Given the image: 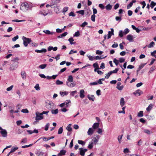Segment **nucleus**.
Masks as SVG:
<instances>
[{"label":"nucleus","instance_id":"4d7b16f0","mask_svg":"<svg viewBox=\"0 0 156 156\" xmlns=\"http://www.w3.org/2000/svg\"><path fill=\"white\" fill-rule=\"evenodd\" d=\"M113 62L115 63L116 66H117L119 64V61L115 58L113 60Z\"/></svg>","mask_w":156,"mask_h":156},{"label":"nucleus","instance_id":"e2e57ef3","mask_svg":"<svg viewBox=\"0 0 156 156\" xmlns=\"http://www.w3.org/2000/svg\"><path fill=\"white\" fill-rule=\"evenodd\" d=\"M13 85H11V86H10V87H8L7 89H6V90L7 91H10V90H11L12 88H13Z\"/></svg>","mask_w":156,"mask_h":156},{"label":"nucleus","instance_id":"72a5a7b5","mask_svg":"<svg viewBox=\"0 0 156 156\" xmlns=\"http://www.w3.org/2000/svg\"><path fill=\"white\" fill-rule=\"evenodd\" d=\"M143 116V111H140L138 113L137 116L139 117H141Z\"/></svg>","mask_w":156,"mask_h":156},{"label":"nucleus","instance_id":"c03bdc74","mask_svg":"<svg viewBox=\"0 0 156 156\" xmlns=\"http://www.w3.org/2000/svg\"><path fill=\"white\" fill-rule=\"evenodd\" d=\"M68 9V8L67 7H64L62 9V12L63 13H65L66 12Z\"/></svg>","mask_w":156,"mask_h":156},{"label":"nucleus","instance_id":"e433bc0d","mask_svg":"<svg viewBox=\"0 0 156 156\" xmlns=\"http://www.w3.org/2000/svg\"><path fill=\"white\" fill-rule=\"evenodd\" d=\"M122 136L123 135H120L118 137L117 139L119 143H121V140L122 139Z\"/></svg>","mask_w":156,"mask_h":156},{"label":"nucleus","instance_id":"ddd939ff","mask_svg":"<svg viewBox=\"0 0 156 156\" xmlns=\"http://www.w3.org/2000/svg\"><path fill=\"white\" fill-rule=\"evenodd\" d=\"M133 36L131 34H129L127 36V39L130 42L133 41Z\"/></svg>","mask_w":156,"mask_h":156},{"label":"nucleus","instance_id":"4468645a","mask_svg":"<svg viewBox=\"0 0 156 156\" xmlns=\"http://www.w3.org/2000/svg\"><path fill=\"white\" fill-rule=\"evenodd\" d=\"M84 91L83 90H80V97L81 98H83L84 97L85 95H84Z\"/></svg>","mask_w":156,"mask_h":156},{"label":"nucleus","instance_id":"5701e85b","mask_svg":"<svg viewBox=\"0 0 156 156\" xmlns=\"http://www.w3.org/2000/svg\"><path fill=\"white\" fill-rule=\"evenodd\" d=\"M39 14L45 16L48 14V13L46 11L44 10L43 11H41L39 12Z\"/></svg>","mask_w":156,"mask_h":156},{"label":"nucleus","instance_id":"dca6fc26","mask_svg":"<svg viewBox=\"0 0 156 156\" xmlns=\"http://www.w3.org/2000/svg\"><path fill=\"white\" fill-rule=\"evenodd\" d=\"M66 152V151L65 150H61L59 153L58 154V156H61L62 155H65Z\"/></svg>","mask_w":156,"mask_h":156},{"label":"nucleus","instance_id":"37998d69","mask_svg":"<svg viewBox=\"0 0 156 156\" xmlns=\"http://www.w3.org/2000/svg\"><path fill=\"white\" fill-rule=\"evenodd\" d=\"M156 5V2H154L153 1H152L151 2L150 6L153 8Z\"/></svg>","mask_w":156,"mask_h":156},{"label":"nucleus","instance_id":"9d476101","mask_svg":"<svg viewBox=\"0 0 156 156\" xmlns=\"http://www.w3.org/2000/svg\"><path fill=\"white\" fill-rule=\"evenodd\" d=\"M71 82H67L66 85L70 87H73L75 86L76 84L75 83L73 82L71 83Z\"/></svg>","mask_w":156,"mask_h":156},{"label":"nucleus","instance_id":"052dcab7","mask_svg":"<svg viewBox=\"0 0 156 156\" xmlns=\"http://www.w3.org/2000/svg\"><path fill=\"white\" fill-rule=\"evenodd\" d=\"M88 24V23L86 22H84L82 23L80 26L82 27H84L85 26L87 25Z\"/></svg>","mask_w":156,"mask_h":156},{"label":"nucleus","instance_id":"bf43d9fd","mask_svg":"<svg viewBox=\"0 0 156 156\" xmlns=\"http://www.w3.org/2000/svg\"><path fill=\"white\" fill-rule=\"evenodd\" d=\"M123 44H125V43L124 42H123L122 43L120 44L119 45L120 48L122 50L124 48V47L123 45Z\"/></svg>","mask_w":156,"mask_h":156},{"label":"nucleus","instance_id":"a878e982","mask_svg":"<svg viewBox=\"0 0 156 156\" xmlns=\"http://www.w3.org/2000/svg\"><path fill=\"white\" fill-rule=\"evenodd\" d=\"M17 66L16 65H14L13 64H11L10 67V69L12 70H14L16 68H17Z\"/></svg>","mask_w":156,"mask_h":156},{"label":"nucleus","instance_id":"393cba45","mask_svg":"<svg viewBox=\"0 0 156 156\" xmlns=\"http://www.w3.org/2000/svg\"><path fill=\"white\" fill-rule=\"evenodd\" d=\"M21 75L22 78L23 79H25L26 77V73L24 71H23L21 72Z\"/></svg>","mask_w":156,"mask_h":156},{"label":"nucleus","instance_id":"423d86ee","mask_svg":"<svg viewBox=\"0 0 156 156\" xmlns=\"http://www.w3.org/2000/svg\"><path fill=\"white\" fill-rule=\"evenodd\" d=\"M79 150H80V154L81 156H84L85 152L87 151V149H84L83 148H80L79 149Z\"/></svg>","mask_w":156,"mask_h":156},{"label":"nucleus","instance_id":"7ed1b4c3","mask_svg":"<svg viewBox=\"0 0 156 156\" xmlns=\"http://www.w3.org/2000/svg\"><path fill=\"white\" fill-rule=\"evenodd\" d=\"M0 130H1L0 133L2 135V136L4 137H6L7 136V132L6 130L2 129L1 126H0Z\"/></svg>","mask_w":156,"mask_h":156},{"label":"nucleus","instance_id":"680f3d73","mask_svg":"<svg viewBox=\"0 0 156 156\" xmlns=\"http://www.w3.org/2000/svg\"><path fill=\"white\" fill-rule=\"evenodd\" d=\"M112 74L110 71L105 76V78L106 79H108L109 77Z\"/></svg>","mask_w":156,"mask_h":156},{"label":"nucleus","instance_id":"4c0bfd02","mask_svg":"<svg viewBox=\"0 0 156 156\" xmlns=\"http://www.w3.org/2000/svg\"><path fill=\"white\" fill-rule=\"evenodd\" d=\"M129 31V30L128 28L125 29L123 32V34L124 35L127 34Z\"/></svg>","mask_w":156,"mask_h":156},{"label":"nucleus","instance_id":"13d9d810","mask_svg":"<svg viewBox=\"0 0 156 156\" xmlns=\"http://www.w3.org/2000/svg\"><path fill=\"white\" fill-rule=\"evenodd\" d=\"M19 38V36L18 35H16V36L12 38V41H16L17 39H18Z\"/></svg>","mask_w":156,"mask_h":156},{"label":"nucleus","instance_id":"2f4dec72","mask_svg":"<svg viewBox=\"0 0 156 156\" xmlns=\"http://www.w3.org/2000/svg\"><path fill=\"white\" fill-rule=\"evenodd\" d=\"M68 92L67 91L62 92L61 91L60 92V94L62 96H63L64 95H66L68 94Z\"/></svg>","mask_w":156,"mask_h":156},{"label":"nucleus","instance_id":"4be33fe9","mask_svg":"<svg viewBox=\"0 0 156 156\" xmlns=\"http://www.w3.org/2000/svg\"><path fill=\"white\" fill-rule=\"evenodd\" d=\"M105 7L107 10L108 11L110 10L112 8V5L109 4H108Z\"/></svg>","mask_w":156,"mask_h":156},{"label":"nucleus","instance_id":"c756f323","mask_svg":"<svg viewBox=\"0 0 156 156\" xmlns=\"http://www.w3.org/2000/svg\"><path fill=\"white\" fill-rule=\"evenodd\" d=\"M155 45V43L153 41L151 42L150 44L147 46L148 48H151L153 47Z\"/></svg>","mask_w":156,"mask_h":156},{"label":"nucleus","instance_id":"20e7f679","mask_svg":"<svg viewBox=\"0 0 156 156\" xmlns=\"http://www.w3.org/2000/svg\"><path fill=\"white\" fill-rule=\"evenodd\" d=\"M36 120H41L43 118V116L41 115V113L37 112H36Z\"/></svg>","mask_w":156,"mask_h":156},{"label":"nucleus","instance_id":"473e14b6","mask_svg":"<svg viewBox=\"0 0 156 156\" xmlns=\"http://www.w3.org/2000/svg\"><path fill=\"white\" fill-rule=\"evenodd\" d=\"M68 82H72L73 81V78L72 75L69 76L67 79Z\"/></svg>","mask_w":156,"mask_h":156},{"label":"nucleus","instance_id":"774afa93","mask_svg":"<svg viewBox=\"0 0 156 156\" xmlns=\"http://www.w3.org/2000/svg\"><path fill=\"white\" fill-rule=\"evenodd\" d=\"M80 35V32L79 31L76 32L74 35V37H78Z\"/></svg>","mask_w":156,"mask_h":156},{"label":"nucleus","instance_id":"a211bd4d","mask_svg":"<svg viewBox=\"0 0 156 156\" xmlns=\"http://www.w3.org/2000/svg\"><path fill=\"white\" fill-rule=\"evenodd\" d=\"M94 130H93L91 128H90L87 131V134L88 135H92L94 132Z\"/></svg>","mask_w":156,"mask_h":156},{"label":"nucleus","instance_id":"0eeeda50","mask_svg":"<svg viewBox=\"0 0 156 156\" xmlns=\"http://www.w3.org/2000/svg\"><path fill=\"white\" fill-rule=\"evenodd\" d=\"M143 93V92L142 91L140 90H138L135 91L133 94L136 96H140Z\"/></svg>","mask_w":156,"mask_h":156},{"label":"nucleus","instance_id":"f8f14e48","mask_svg":"<svg viewBox=\"0 0 156 156\" xmlns=\"http://www.w3.org/2000/svg\"><path fill=\"white\" fill-rule=\"evenodd\" d=\"M35 51L37 53H45L47 51V49L45 48H42L41 50H36Z\"/></svg>","mask_w":156,"mask_h":156},{"label":"nucleus","instance_id":"09e8293b","mask_svg":"<svg viewBox=\"0 0 156 156\" xmlns=\"http://www.w3.org/2000/svg\"><path fill=\"white\" fill-rule=\"evenodd\" d=\"M154 69H155L154 66L151 67L150 69V70H149V72H148V73L150 74V73H152Z\"/></svg>","mask_w":156,"mask_h":156},{"label":"nucleus","instance_id":"6e6d98bb","mask_svg":"<svg viewBox=\"0 0 156 156\" xmlns=\"http://www.w3.org/2000/svg\"><path fill=\"white\" fill-rule=\"evenodd\" d=\"M69 103H70V100H67L64 102V103H65V104L66 105V107H68V104Z\"/></svg>","mask_w":156,"mask_h":156},{"label":"nucleus","instance_id":"0e129e2a","mask_svg":"<svg viewBox=\"0 0 156 156\" xmlns=\"http://www.w3.org/2000/svg\"><path fill=\"white\" fill-rule=\"evenodd\" d=\"M123 32L122 30H120L119 32V36L121 37H122L123 36Z\"/></svg>","mask_w":156,"mask_h":156},{"label":"nucleus","instance_id":"ea45409f","mask_svg":"<svg viewBox=\"0 0 156 156\" xmlns=\"http://www.w3.org/2000/svg\"><path fill=\"white\" fill-rule=\"evenodd\" d=\"M56 83L57 85H62L63 84V82L59 80H58L56 81Z\"/></svg>","mask_w":156,"mask_h":156},{"label":"nucleus","instance_id":"cd10ccee","mask_svg":"<svg viewBox=\"0 0 156 156\" xmlns=\"http://www.w3.org/2000/svg\"><path fill=\"white\" fill-rule=\"evenodd\" d=\"M153 106L152 104H150L147 108L146 110L148 112L150 111L153 108Z\"/></svg>","mask_w":156,"mask_h":156},{"label":"nucleus","instance_id":"1a4fd4ad","mask_svg":"<svg viewBox=\"0 0 156 156\" xmlns=\"http://www.w3.org/2000/svg\"><path fill=\"white\" fill-rule=\"evenodd\" d=\"M111 31H108V39H109L111 37V36L112 35H114V30L113 28H111Z\"/></svg>","mask_w":156,"mask_h":156},{"label":"nucleus","instance_id":"aec40b11","mask_svg":"<svg viewBox=\"0 0 156 156\" xmlns=\"http://www.w3.org/2000/svg\"><path fill=\"white\" fill-rule=\"evenodd\" d=\"M125 102L124 101V98H122L120 99V105L121 107H123L125 104Z\"/></svg>","mask_w":156,"mask_h":156},{"label":"nucleus","instance_id":"f704fd0d","mask_svg":"<svg viewBox=\"0 0 156 156\" xmlns=\"http://www.w3.org/2000/svg\"><path fill=\"white\" fill-rule=\"evenodd\" d=\"M63 131V129L62 127H60L58 130V134H60L62 133Z\"/></svg>","mask_w":156,"mask_h":156},{"label":"nucleus","instance_id":"de8ad7c7","mask_svg":"<svg viewBox=\"0 0 156 156\" xmlns=\"http://www.w3.org/2000/svg\"><path fill=\"white\" fill-rule=\"evenodd\" d=\"M119 70V69H115L114 70L110 71V72L111 74L116 73Z\"/></svg>","mask_w":156,"mask_h":156},{"label":"nucleus","instance_id":"3c124183","mask_svg":"<svg viewBox=\"0 0 156 156\" xmlns=\"http://www.w3.org/2000/svg\"><path fill=\"white\" fill-rule=\"evenodd\" d=\"M78 142L79 144L84 145L85 144V143L83 141L81 140H78Z\"/></svg>","mask_w":156,"mask_h":156},{"label":"nucleus","instance_id":"9b49d317","mask_svg":"<svg viewBox=\"0 0 156 156\" xmlns=\"http://www.w3.org/2000/svg\"><path fill=\"white\" fill-rule=\"evenodd\" d=\"M121 84V83L118 82L117 83V86H116V88L119 90H122L123 88V85L120 86Z\"/></svg>","mask_w":156,"mask_h":156},{"label":"nucleus","instance_id":"6ab92c4d","mask_svg":"<svg viewBox=\"0 0 156 156\" xmlns=\"http://www.w3.org/2000/svg\"><path fill=\"white\" fill-rule=\"evenodd\" d=\"M87 97L90 100H91L93 101H94L95 98L94 95H88Z\"/></svg>","mask_w":156,"mask_h":156},{"label":"nucleus","instance_id":"79ce46f5","mask_svg":"<svg viewBox=\"0 0 156 156\" xmlns=\"http://www.w3.org/2000/svg\"><path fill=\"white\" fill-rule=\"evenodd\" d=\"M47 65L46 64H42L39 66V67L41 69H44L46 67Z\"/></svg>","mask_w":156,"mask_h":156},{"label":"nucleus","instance_id":"f3484780","mask_svg":"<svg viewBox=\"0 0 156 156\" xmlns=\"http://www.w3.org/2000/svg\"><path fill=\"white\" fill-rule=\"evenodd\" d=\"M35 154L38 156H42L44 154L43 152L39 150H37L35 152Z\"/></svg>","mask_w":156,"mask_h":156},{"label":"nucleus","instance_id":"6e6552de","mask_svg":"<svg viewBox=\"0 0 156 156\" xmlns=\"http://www.w3.org/2000/svg\"><path fill=\"white\" fill-rule=\"evenodd\" d=\"M99 138L100 136L98 135H97L96 137H94L92 140V142H93V144H96L98 142Z\"/></svg>","mask_w":156,"mask_h":156},{"label":"nucleus","instance_id":"8fccbe9b","mask_svg":"<svg viewBox=\"0 0 156 156\" xmlns=\"http://www.w3.org/2000/svg\"><path fill=\"white\" fill-rule=\"evenodd\" d=\"M95 15L93 14L91 16V20L93 22H95Z\"/></svg>","mask_w":156,"mask_h":156},{"label":"nucleus","instance_id":"bb28decb","mask_svg":"<svg viewBox=\"0 0 156 156\" xmlns=\"http://www.w3.org/2000/svg\"><path fill=\"white\" fill-rule=\"evenodd\" d=\"M71 124H70L66 127V129L69 132H71L72 131V128L71 127Z\"/></svg>","mask_w":156,"mask_h":156},{"label":"nucleus","instance_id":"2eb2a0df","mask_svg":"<svg viewBox=\"0 0 156 156\" xmlns=\"http://www.w3.org/2000/svg\"><path fill=\"white\" fill-rule=\"evenodd\" d=\"M136 2L135 0H133L132 2H131L127 6V8L128 9H130L133 5V3H135Z\"/></svg>","mask_w":156,"mask_h":156},{"label":"nucleus","instance_id":"864d4df0","mask_svg":"<svg viewBox=\"0 0 156 156\" xmlns=\"http://www.w3.org/2000/svg\"><path fill=\"white\" fill-rule=\"evenodd\" d=\"M106 57V56L105 57L101 58L99 56H97L96 57H95L94 58H95V59L96 60H99V59H102V58H105Z\"/></svg>","mask_w":156,"mask_h":156},{"label":"nucleus","instance_id":"39448f33","mask_svg":"<svg viewBox=\"0 0 156 156\" xmlns=\"http://www.w3.org/2000/svg\"><path fill=\"white\" fill-rule=\"evenodd\" d=\"M54 105V103L52 102L49 101V103H47L46 107L48 109L50 110L53 108Z\"/></svg>","mask_w":156,"mask_h":156},{"label":"nucleus","instance_id":"f257e3e1","mask_svg":"<svg viewBox=\"0 0 156 156\" xmlns=\"http://www.w3.org/2000/svg\"><path fill=\"white\" fill-rule=\"evenodd\" d=\"M20 9L23 11H27L29 6L27 3V2H23L20 5Z\"/></svg>","mask_w":156,"mask_h":156},{"label":"nucleus","instance_id":"603ef678","mask_svg":"<svg viewBox=\"0 0 156 156\" xmlns=\"http://www.w3.org/2000/svg\"><path fill=\"white\" fill-rule=\"evenodd\" d=\"M34 88L37 90H40V87L39 85L38 84H36L35 86L34 87Z\"/></svg>","mask_w":156,"mask_h":156},{"label":"nucleus","instance_id":"a18cd8bd","mask_svg":"<svg viewBox=\"0 0 156 156\" xmlns=\"http://www.w3.org/2000/svg\"><path fill=\"white\" fill-rule=\"evenodd\" d=\"M90 61H93L95 59L94 57L90 56V55H87Z\"/></svg>","mask_w":156,"mask_h":156},{"label":"nucleus","instance_id":"412c9836","mask_svg":"<svg viewBox=\"0 0 156 156\" xmlns=\"http://www.w3.org/2000/svg\"><path fill=\"white\" fill-rule=\"evenodd\" d=\"M99 125V123H95L93 125L92 127L94 129H97Z\"/></svg>","mask_w":156,"mask_h":156},{"label":"nucleus","instance_id":"f03ea898","mask_svg":"<svg viewBox=\"0 0 156 156\" xmlns=\"http://www.w3.org/2000/svg\"><path fill=\"white\" fill-rule=\"evenodd\" d=\"M22 39L23 41V44L25 47H27L28 44L30 43L31 41L30 39L27 38L24 36L23 37Z\"/></svg>","mask_w":156,"mask_h":156},{"label":"nucleus","instance_id":"58836bf2","mask_svg":"<svg viewBox=\"0 0 156 156\" xmlns=\"http://www.w3.org/2000/svg\"><path fill=\"white\" fill-rule=\"evenodd\" d=\"M68 41L70 42V44H74L75 42H73L74 41L72 37H71L69 38Z\"/></svg>","mask_w":156,"mask_h":156},{"label":"nucleus","instance_id":"a19ab883","mask_svg":"<svg viewBox=\"0 0 156 156\" xmlns=\"http://www.w3.org/2000/svg\"><path fill=\"white\" fill-rule=\"evenodd\" d=\"M18 149V147H12V148L11 150L10 151V153H12L14 152H15L16 151V150H17Z\"/></svg>","mask_w":156,"mask_h":156},{"label":"nucleus","instance_id":"338daca9","mask_svg":"<svg viewBox=\"0 0 156 156\" xmlns=\"http://www.w3.org/2000/svg\"><path fill=\"white\" fill-rule=\"evenodd\" d=\"M103 53V51H100L99 50H98L96 51V54L97 55H101Z\"/></svg>","mask_w":156,"mask_h":156},{"label":"nucleus","instance_id":"69168bd1","mask_svg":"<svg viewBox=\"0 0 156 156\" xmlns=\"http://www.w3.org/2000/svg\"><path fill=\"white\" fill-rule=\"evenodd\" d=\"M93 143L91 142L88 145V147L90 149H91L93 147Z\"/></svg>","mask_w":156,"mask_h":156},{"label":"nucleus","instance_id":"49530a36","mask_svg":"<svg viewBox=\"0 0 156 156\" xmlns=\"http://www.w3.org/2000/svg\"><path fill=\"white\" fill-rule=\"evenodd\" d=\"M76 13H78L81 15H83L84 14V10H81L80 11H77L76 12Z\"/></svg>","mask_w":156,"mask_h":156},{"label":"nucleus","instance_id":"5fc2aeb1","mask_svg":"<svg viewBox=\"0 0 156 156\" xmlns=\"http://www.w3.org/2000/svg\"><path fill=\"white\" fill-rule=\"evenodd\" d=\"M21 112L23 113H27L29 112L28 110L26 108L23 109Z\"/></svg>","mask_w":156,"mask_h":156},{"label":"nucleus","instance_id":"b1692460","mask_svg":"<svg viewBox=\"0 0 156 156\" xmlns=\"http://www.w3.org/2000/svg\"><path fill=\"white\" fill-rule=\"evenodd\" d=\"M43 32L45 33L46 34L51 35H52L54 33V32H51L49 30H44L43 31Z\"/></svg>","mask_w":156,"mask_h":156},{"label":"nucleus","instance_id":"7c9ffc66","mask_svg":"<svg viewBox=\"0 0 156 156\" xmlns=\"http://www.w3.org/2000/svg\"><path fill=\"white\" fill-rule=\"evenodd\" d=\"M144 65H145L144 64H142L139 66V68H138V69L136 70L137 75L138 74L139 71H140V70L144 67Z\"/></svg>","mask_w":156,"mask_h":156},{"label":"nucleus","instance_id":"c85d7f7f","mask_svg":"<svg viewBox=\"0 0 156 156\" xmlns=\"http://www.w3.org/2000/svg\"><path fill=\"white\" fill-rule=\"evenodd\" d=\"M68 33L67 32H65L64 33L62 34H61L59 36H58V38H62L63 37H65L66 36L67 34Z\"/></svg>","mask_w":156,"mask_h":156},{"label":"nucleus","instance_id":"c9c22d12","mask_svg":"<svg viewBox=\"0 0 156 156\" xmlns=\"http://www.w3.org/2000/svg\"><path fill=\"white\" fill-rule=\"evenodd\" d=\"M58 109L53 110L51 111V113L53 114H56L58 113Z\"/></svg>","mask_w":156,"mask_h":156}]
</instances>
